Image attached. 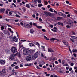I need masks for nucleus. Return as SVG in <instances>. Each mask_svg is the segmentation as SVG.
<instances>
[{"label": "nucleus", "instance_id": "obj_1", "mask_svg": "<svg viewBox=\"0 0 77 77\" xmlns=\"http://www.w3.org/2000/svg\"><path fill=\"white\" fill-rule=\"evenodd\" d=\"M35 51L34 50H29L27 48L24 49L23 50V53L24 55H30L31 54H32L33 52H35Z\"/></svg>", "mask_w": 77, "mask_h": 77}, {"label": "nucleus", "instance_id": "obj_2", "mask_svg": "<svg viewBox=\"0 0 77 77\" xmlns=\"http://www.w3.org/2000/svg\"><path fill=\"white\" fill-rule=\"evenodd\" d=\"M7 75V69L4 68L2 69V71H0V75L5 76Z\"/></svg>", "mask_w": 77, "mask_h": 77}, {"label": "nucleus", "instance_id": "obj_3", "mask_svg": "<svg viewBox=\"0 0 77 77\" xmlns=\"http://www.w3.org/2000/svg\"><path fill=\"white\" fill-rule=\"evenodd\" d=\"M34 60V57L32 56V55H29L26 58V60L27 61H28L29 62L30 61V60Z\"/></svg>", "mask_w": 77, "mask_h": 77}, {"label": "nucleus", "instance_id": "obj_4", "mask_svg": "<svg viewBox=\"0 0 77 77\" xmlns=\"http://www.w3.org/2000/svg\"><path fill=\"white\" fill-rule=\"evenodd\" d=\"M32 56H33L34 60H35L36 58H38V57L39 56V52L38 51L35 53L34 55H32Z\"/></svg>", "mask_w": 77, "mask_h": 77}, {"label": "nucleus", "instance_id": "obj_5", "mask_svg": "<svg viewBox=\"0 0 77 77\" xmlns=\"http://www.w3.org/2000/svg\"><path fill=\"white\" fill-rule=\"evenodd\" d=\"M11 51L13 53H16V52H17V49L16 47H13L11 48Z\"/></svg>", "mask_w": 77, "mask_h": 77}, {"label": "nucleus", "instance_id": "obj_6", "mask_svg": "<svg viewBox=\"0 0 77 77\" xmlns=\"http://www.w3.org/2000/svg\"><path fill=\"white\" fill-rule=\"evenodd\" d=\"M58 14L59 15L62 16V17H64V18H66V15L63 13H62L61 12H58Z\"/></svg>", "mask_w": 77, "mask_h": 77}, {"label": "nucleus", "instance_id": "obj_7", "mask_svg": "<svg viewBox=\"0 0 77 77\" xmlns=\"http://www.w3.org/2000/svg\"><path fill=\"white\" fill-rule=\"evenodd\" d=\"M44 14L45 15H46L47 16H52V14L50 12H47L46 11L44 12Z\"/></svg>", "mask_w": 77, "mask_h": 77}, {"label": "nucleus", "instance_id": "obj_8", "mask_svg": "<svg viewBox=\"0 0 77 77\" xmlns=\"http://www.w3.org/2000/svg\"><path fill=\"white\" fill-rule=\"evenodd\" d=\"M6 63V61L3 60H0V63L2 65H4Z\"/></svg>", "mask_w": 77, "mask_h": 77}, {"label": "nucleus", "instance_id": "obj_9", "mask_svg": "<svg viewBox=\"0 0 77 77\" xmlns=\"http://www.w3.org/2000/svg\"><path fill=\"white\" fill-rule=\"evenodd\" d=\"M3 33L5 35H9V31L7 30H5L3 31Z\"/></svg>", "mask_w": 77, "mask_h": 77}, {"label": "nucleus", "instance_id": "obj_10", "mask_svg": "<svg viewBox=\"0 0 77 77\" xmlns=\"http://www.w3.org/2000/svg\"><path fill=\"white\" fill-rule=\"evenodd\" d=\"M41 56L42 57H43V58H44V59H46L47 58V57L45 55V54L43 53H42L41 54Z\"/></svg>", "mask_w": 77, "mask_h": 77}, {"label": "nucleus", "instance_id": "obj_11", "mask_svg": "<svg viewBox=\"0 0 77 77\" xmlns=\"http://www.w3.org/2000/svg\"><path fill=\"white\" fill-rule=\"evenodd\" d=\"M29 47H36L35 44L32 43H29Z\"/></svg>", "mask_w": 77, "mask_h": 77}, {"label": "nucleus", "instance_id": "obj_12", "mask_svg": "<svg viewBox=\"0 0 77 77\" xmlns=\"http://www.w3.org/2000/svg\"><path fill=\"white\" fill-rule=\"evenodd\" d=\"M14 57H15V55L13 54V55H10V59H11V60H13V59H14Z\"/></svg>", "mask_w": 77, "mask_h": 77}, {"label": "nucleus", "instance_id": "obj_13", "mask_svg": "<svg viewBox=\"0 0 77 77\" xmlns=\"http://www.w3.org/2000/svg\"><path fill=\"white\" fill-rule=\"evenodd\" d=\"M13 41H15V42H18V38H16V36H14V37Z\"/></svg>", "mask_w": 77, "mask_h": 77}, {"label": "nucleus", "instance_id": "obj_14", "mask_svg": "<svg viewBox=\"0 0 77 77\" xmlns=\"http://www.w3.org/2000/svg\"><path fill=\"white\" fill-rule=\"evenodd\" d=\"M16 55L19 58H21V54H20V52L16 53Z\"/></svg>", "mask_w": 77, "mask_h": 77}, {"label": "nucleus", "instance_id": "obj_15", "mask_svg": "<svg viewBox=\"0 0 77 77\" xmlns=\"http://www.w3.org/2000/svg\"><path fill=\"white\" fill-rule=\"evenodd\" d=\"M48 52H53L54 51L52 50L51 48H48Z\"/></svg>", "mask_w": 77, "mask_h": 77}, {"label": "nucleus", "instance_id": "obj_16", "mask_svg": "<svg viewBox=\"0 0 77 77\" xmlns=\"http://www.w3.org/2000/svg\"><path fill=\"white\" fill-rule=\"evenodd\" d=\"M32 3H34L35 4V6H37V5H36V3H37V0H32Z\"/></svg>", "mask_w": 77, "mask_h": 77}, {"label": "nucleus", "instance_id": "obj_17", "mask_svg": "<svg viewBox=\"0 0 77 77\" xmlns=\"http://www.w3.org/2000/svg\"><path fill=\"white\" fill-rule=\"evenodd\" d=\"M42 51H45V47L43 46H42Z\"/></svg>", "mask_w": 77, "mask_h": 77}, {"label": "nucleus", "instance_id": "obj_18", "mask_svg": "<svg viewBox=\"0 0 77 77\" xmlns=\"http://www.w3.org/2000/svg\"><path fill=\"white\" fill-rule=\"evenodd\" d=\"M54 40H56L57 41H59V40H58L57 39H56L54 38H51V39H50V41L51 42H52V41H54Z\"/></svg>", "mask_w": 77, "mask_h": 77}, {"label": "nucleus", "instance_id": "obj_19", "mask_svg": "<svg viewBox=\"0 0 77 77\" xmlns=\"http://www.w3.org/2000/svg\"><path fill=\"white\" fill-rule=\"evenodd\" d=\"M8 30H9V31L10 32H11V33H12V34L14 33V32H13V31H12V30L10 28H8Z\"/></svg>", "mask_w": 77, "mask_h": 77}, {"label": "nucleus", "instance_id": "obj_20", "mask_svg": "<svg viewBox=\"0 0 77 77\" xmlns=\"http://www.w3.org/2000/svg\"><path fill=\"white\" fill-rule=\"evenodd\" d=\"M72 39H73L75 40V41H76V40H77V37H76L72 36Z\"/></svg>", "mask_w": 77, "mask_h": 77}, {"label": "nucleus", "instance_id": "obj_21", "mask_svg": "<svg viewBox=\"0 0 77 77\" xmlns=\"http://www.w3.org/2000/svg\"><path fill=\"white\" fill-rule=\"evenodd\" d=\"M9 38L10 40H11V41H14V37H12V36H11L9 37Z\"/></svg>", "mask_w": 77, "mask_h": 77}, {"label": "nucleus", "instance_id": "obj_22", "mask_svg": "<svg viewBox=\"0 0 77 77\" xmlns=\"http://www.w3.org/2000/svg\"><path fill=\"white\" fill-rule=\"evenodd\" d=\"M30 32L31 33L33 34V33L35 32V31L33 29H31L30 30Z\"/></svg>", "mask_w": 77, "mask_h": 77}, {"label": "nucleus", "instance_id": "obj_23", "mask_svg": "<svg viewBox=\"0 0 77 77\" xmlns=\"http://www.w3.org/2000/svg\"><path fill=\"white\" fill-rule=\"evenodd\" d=\"M63 19V18H62V17H57V20H62Z\"/></svg>", "mask_w": 77, "mask_h": 77}, {"label": "nucleus", "instance_id": "obj_24", "mask_svg": "<svg viewBox=\"0 0 77 77\" xmlns=\"http://www.w3.org/2000/svg\"><path fill=\"white\" fill-rule=\"evenodd\" d=\"M40 63L42 65H44V64L45 63V62H44V61H41L40 62Z\"/></svg>", "mask_w": 77, "mask_h": 77}, {"label": "nucleus", "instance_id": "obj_25", "mask_svg": "<svg viewBox=\"0 0 77 77\" xmlns=\"http://www.w3.org/2000/svg\"><path fill=\"white\" fill-rule=\"evenodd\" d=\"M5 11V9H0V12H3Z\"/></svg>", "mask_w": 77, "mask_h": 77}, {"label": "nucleus", "instance_id": "obj_26", "mask_svg": "<svg viewBox=\"0 0 77 77\" xmlns=\"http://www.w3.org/2000/svg\"><path fill=\"white\" fill-rule=\"evenodd\" d=\"M4 36V35L2 32H1L0 33V38H2V37H3Z\"/></svg>", "mask_w": 77, "mask_h": 77}, {"label": "nucleus", "instance_id": "obj_27", "mask_svg": "<svg viewBox=\"0 0 77 77\" xmlns=\"http://www.w3.org/2000/svg\"><path fill=\"white\" fill-rule=\"evenodd\" d=\"M63 43H64V44L65 45H68V42H63Z\"/></svg>", "mask_w": 77, "mask_h": 77}, {"label": "nucleus", "instance_id": "obj_28", "mask_svg": "<svg viewBox=\"0 0 77 77\" xmlns=\"http://www.w3.org/2000/svg\"><path fill=\"white\" fill-rule=\"evenodd\" d=\"M31 27V26L30 25L28 24H27L26 28H30Z\"/></svg>", "mask_w": 77, "mask_h": 77}, {"label": "nucleus", "instance_id": "obj_29", "mask_svg": "<svg viewBox=\"0 0 77 77\" xmlns=\"http://www.w3.org/2000/svg\"><path fill=\"white\" fill-rule=\"evenodd\" d=\"M36 27H37V28H38V29H42V26H38V25H36Z\"/></svg>", "mask_w": 77, "mask_h": 77}, {"label": "nucleus", "instance_id": "obj_30", "mask_svg": "<svg viewBox=\"0 0 77 77\" xmlns=\"http://www.w3.org/2000/svg\"><path fill=\"white\" fill-rule=\"evenodd\" d=\"M0 28L1 29H1L2 30H4V29H5V28H4V26H2Z\"/></svg>", "mask_w": 77, "mask_h": 77}, {"label": "nucleus", "instance_id": "obj_31", "mask_svg": "<svg viewBox=\"0 0 77 77\" xmlns=\"http://www.w3.org/2000/svg\"><path fill=\"white\" fill-rule=\"evenodd\" d=\"M59 72L60 73V74H62V73H63L64 72V71L60 70L59 71Z\"/></svg>", "mask_w": 77, "mask_h": 77}, {"label": "nucleus", "instance_id": "obj_32", "mask_svg": "<svg viewBox=\"0 0 77 77\" xmlns=\"http://www.w3.org/2000/svg\"><path fill=\"white\" fill-rule=\"evenodd\" d=\"M44 39H46V40H49V38L47 37L46 36H44Z\"/></svg>", "mask_w": 77, "mask_h": 77}, {"label": "nucleus", "instance_id": "obj_33", "mask_svg": "<svg viewBox=\"0 0 77 77\" xmlns=\"http://www.w3.org/2000/svg\"><path fill=\"white\" fill-rule=\"evenodd\" d=\"M26 6L27 8H30V5H29V4H26Z\"/></svg>", "mask_w": 77, "mask_h": 77}, {"label": "nucleus", "instance_id": "obj_34", "mask_svg": "<svg viewBox=\"0 0 77 77\" xmlns=\"http://www.w3.org/2000/svg\"><path fill=\"white\" fill-rule=\"evenodd\" d=\"M4 25L5 26H6V25H7V26H8L9 27H11V28H12V26H11L9 25H8V24H5Z\"/></svg>", "mask_w": 77, "mask_h": 77}, {"label": "nucleus", "instance_id": "obj_35", "mask_svg": "<svg viewBox=\"0 0 77 77\" xmlns=\"http://www.w3.org/2000/svg\"><path fill=\"white\" fill-rule=\"evenodd\" d=\"M5 20L7 21V22H9V20H10V19L6 18L5 19Z\"/></svg>", "mask_w": 77, "mask_h": 77}, {"label": "nucleus", "instance_id": "obj_36", "mask_svg": "<svg viewBox=\"0 0 77 77\" xmlns=\"http://www.w3.org/2000/svg\"><path fill=\"white\" fill-rule=\"evenodd\" d=\"M72 52L73 53H76V52H77V49H73L72 50Z\"/></svg>", "mask_w": 77, "mask_h": 77}, {"label": "nucleus", "instance_id": "obj_37", "mask_svg": "<svg viewBox=\"0 0 77 77\" xmlns=\"http://www.w3.org/2000/svg\"><path fill=\"white\" fill-rule=\"evenodd\" d=\"M23 27L27 28V24L24 23V25L23 26Z\"/></svg>", "mask_w": 77, "mask_h": 77}, {"label": "nucleus", "instance_id": "obj_38", "mask_svg": "<svg viewBox=\"0 0 77 77\" xmlns=\"http://www.w3.org/2000/svg\"><path fill=\"white\" fill-rule=\"evenodd\" d=\"M35 44L38 45V47H40V44H39V43L38 42H36Z\"/></svg>", "mask_w": 77, "mask_h": 77}, {"label": "nucleus", "instance_id": "obj_39", "mask_svg": "<svg viewBox=\"0 0 77 77\" xmlns=\"http://www.w3.org/2000/svg\"><path fill=\"white\" fill-rule=\"evenodd\" d=\"M49 11H50V12H53V9H52V8H50Z\"/></svg>", "mask_w": 77, "mask_h": 77}, {"label": "nucleus", "instance_id": "obj_40", "mask_svg": "<svg viewBox=\"0 0 77 77\" xmlns=\"http://www.w3.org/2000/svg\"><path fill=\"white\" fill-rule=\"evenodd\" d=\"M17 73H18V72H14L13 73V74H12V75H17Z\"/></svg>", "mask_w": 77, "mask_h": 77}, {"label": "nucleus", "instance_id": "obj_41", "mask_svg": "<svg viewBox=\"0 0 77 77\" xmlns=\"http://www.w3.org/2000/svg\"><path fill=\"white\" fill-rule=\"evenodd\" d=\"M16 17H18V18H21V16H19L18 15V14H16L15 15Z\"/></svg>", "mask_w": 77, "mask_h": 77}, {"label": "nucleus", "instance_id": "obj_42", "mask_svg": "<svg viewBox=\"0 0 77 77\" xmlns=\"http://www.w3.org/2000/svg\"><path fill=\"white\" fill-rule=\"evenodd\" d=\"M52 21H55L56 19V18L54 17V18H52Z\"/></svg>", "mask_w": 77, "mask_h": 77}, {"label": "nucleus", "instance_id": "obj_43", "mask_svg": "<svg viewBox=\"0 0 77 77\" xmlns=\"http://www.w3.org/2000/svg\"><path fill=\"white\" fill-rule=\"evenodd\" d=\"M65 63V61L64 60H63L62 61V63L63 64H64V63Z\"/></svg>", "mask_w": 77, "mask_h": 77}, {"label": "nucleus", "instance_id": "obj_44", "mask_svg": "<svg viewBox=\"0 0 77 77\" xmlns=\"http://www.w3.org/2000/svg\"><path fill=\"white\" fill-rule=\"evenodd\" d=\"M38 6L39 7H41V6H42V4H38Z\"/></svg>", "mask_w": 77, "mask_h": 77}, {"label": "nucleus", "instance_id": "obj_45", "mask_svg": "<svg viewBox=\"0 0 77 77\" xmlns=\"http://www.w3.org/2000/svg\"><path fill=\"white\" fill-rule=\"evenodd\" d=\"M53 11H53L55 13V14H57V11H55V10H53Z\"/></svg>", "mask_w": 77, "mask_h": 77}, {"label": "nucleus", "instance_id": "obj_46", "mask_svg": "<svg viewBox=\"0 0 77 77\" xmlns=\"http://www.w3.org/2000/svg\"><path fill=\"white\" fill-rule=\"evenodd\" d=\"M38 3H41V0H38Z\"/></svg>", "mask_w": 77, "mask_h": 77}, {"label": "nucleus", "instance_id": "obj_47", "mask_svg": "<svg viewBox=\"0 0 77 77\" xmlns=\"http://www.w3.org/2000/svg\"><path fill=\"white\" fill-rule=\"evenodd\" d=\"M42 32H46V30L44 29H42Z\"/></svg>", "mask_w": 77, "mask_h": 77}, {"label": "nucleus", "instance_id": "obj_48", "mask_svg": "<svg viewBox=\"0 0 77 77\" xmlns=\"http://www.w3.org/2000/svg\"><path fill=\"white\" fill-rule=\"evenodd\" d=\"M44 3L45 4H46V5L48 4V2H47V1H45L44 2Z\"/></svg>", "mask_w": 77, "mask_h": 77}, {"label": "nucleus", "instance_id": "obj_49", "mask_svg": "<svg viewBox=\"0 0 77 77\" xmlns=\"http://www.w3.org/2000/svg\"><path fill=\"white\" fill-rule=\"evenodd\" d=\"M51 30L52 31H53V32H57V31L56 30H54V29H52Z\"/></svg>", "mask_w": 77, "mask_h": 77}, {"label": "nucleus", "instance_id": "obj_50", "mask_svg": "<svg viewBox=\"0 0 77 77\" xmlns=\"http://www.w3.org/2000/svg\"><path fill=\"white\" fill-rule=\"evenodd\" d=\"M74 63H72L70 64V65L71 66H74Z\"/></svg>", "mask_w": 77, "mask_h": 77}, {"label": "nucleus", "instance_id": "obj_51", "mask_svg": "<svg viewBox=\"0 0 77 77\" xmlns=\"http://www.w3.org/2000/svg\"><path fill=\"white\" fill-rule=\"evenodd\" d=\"M72 34L73 35H75V32H74L72 31Z\"/></svg>", "mask_w": 77, "mask_h": 77}, {"label": "nucleus", "instance_id": "obj_52", "mask_svg": "<svg viewBox=\"0 0 77 77\" xmlns=\"http://www.w3.org/2000/svg\"><path fill=\"white\" fill-rule=\"evenodd\" d=\"M71 26H69V25H67L66 26V27H67V28H70Z\"/></svg>", "mask_w": 77, "mask_h": 77}, {"label": "nucleus", "instance_id": "obj_53", "mask_svg": "<svg viewBox=\"0 0 77 77\" xmlns=\"http://www.w3.org/2000/svg\"><path fill=\"white\" fill-rule=\"evenodd\" d=\"M46 77H49L50 76V74H48L46 75Z\"/></svg>", "mask_w": 77, "mask_h": 77}, {"label": "nucleus", "instance_id": "obj_54", "mask_svg": "<svg viewBox=\"0 0 77 77\" xmlns=\"http://www.w3.org/2000/svg\"><path fill=\"white\" fill-rule=\"evenodd\" d=\"M58 24V25H60L61 24V23L60 22H59L58 23H57Z\"/></svg>", "mask_w": 77, "mask_h": 77}, {"label": "nucleus", "instance_id": "obj_55", "mask_svg": "<svg viewBox=\"0 0 77 77\" xmlns=\"http://www.w3.org/2000/svg\"><path fill=\"white\" fill-rule=\"evenodd\" d=\"M11 66H12V67H14L15 66V65L14 64H12L11 65Z\"/></svg>", "mask_w": 77, "mask_h": 77}, {"label": "nucleus", "instance_id": "obj_56", "mask_svg": "<svg viewBox=\"0 0 77 77\" xmlns=\"http://www.w3.org/2000/svg\"><path fill=\"white\" fill-rule=\"evenodd\" d=\"M63 66H68V64H64L63 65Z\"/></svg>", "mask_w": 77, "mask_h": 77}, {"label": "nucleus", "instance_id": "obj_57", "mask_svg": "<svg viewBox=\"0 0 77 77\" xmlns=\"http://www.w3.org/2000/svg\"><path fill=\"white\" fill-rule=\"evenodd\" d=\"M32 17L33 18H35V15L33 14L32 15Z\"/></svg>", "mask_w": 77, "mask_h": 77}, {"label": "nucleus", "instance_id": "obj_58", "mask_svg": "<svg viewBox=\"0 0 77 77\" xmlns=\"http://www.w3.org/2000/svg\"><path fill=\"white\" fill-rule=\"evenodd\" d=\"M42 9V10H43L44 11H45V8L44 7H42L41 8Z\"/></svg>", "mask_w": 77, "mask_h": 77}, {"label": "nucleus", "instance_id": "obj_59", "mask_svg": "<svg viewBox=\"0 0 77 77\" xmlns=\"http://www.w3.org/2000/svg\"><path fill=\"white\" fill-rule=\"evenodd\" d=\"M30 6H31V7H33V8H34V6L32 5H33V4H30Z\"/></svg>", "mask_w": 77, "mask_h": 77}, {"label": "nucleus", "instance_id": "obj_60", "mask_svg": "<svg viewBox=\"0 0 77 77\" xmlns=\"http://www.w3.org/2000/svg\"><path fill=\"white\" fill-rule=\"evenodd\" d=\"M55 64H58V62H57V61H55Z\"/></svg>", "mask_w": 77, "mask_h": 77}, {"label": "nucleus", "instance_id": "obj_61", "mask_svg": "<svg viewBox=\"0 0 77 77\" xmlns=\"http://www.w3.org/2000/svg\"><path fill=\"white\" fill-rule=\"evenodd\" d=\"M21 41H22V42H25V41H26V40H21Z\"/></svg>", "mask_w": 77, "mask_h": 77}, {"label": "nucleus", "instance_id": "obj_62", "mask_svg": "<svg viewBox=\"0 0 77 77\" xmlns=\"http://www.w3.org/2000/svg\"><path fill=\"white\" fill-rule=\"evenodd\" d=\"M66 2L67 4H69V1H66Z\"/></svg>", "mask_w": 77, "mask_h": 77}, {"label": "nucleus", "instance_id": "obj_63", "mask_svg": "<svg viewBox=\"0 0 77 77\" xmlns=\"http://www.w3.org/2000/svg\"><path fill=\"white\" fill-rule=\"evenodd\" d=\"M73 56L74 57H76L77 56V55H76V54L74 53L73 54Z\"/></svg>", "mask_w": 77, "mask_h": 77}, {"label": "nucleus", "instance_id": "obj_64", "mask_svg": "<svg viewBox=\"0 0 77 77\" xmlns=\"http://www.w3.org/2000/svg\"><path fill=\"white\" fill-rule=\"evenodd\" d=\"M12 5H13V6H14V7H16V5L14 3H13Z\"/></svg>", "mask_w": 77, "mask_h": 77}]
</instances>
